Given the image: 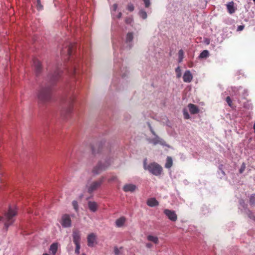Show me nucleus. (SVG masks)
Returning a JSON list of instances; mask_svg holds the SVG:
<instances>
[{
	"label": "nucleus",
	"instance_id": "f257e3e1",
	"mask_svg": "<svg viewBox=\"0 0 255 255\" xmlns=\"http://www.w3.org/2000/svg\"><path fill=\"white\" fill-rule=\"evenodd\" d=\"M61 71L57 69L52 75L49 76L50 81L48 84L42 83L38 91L37 98L41 102H46L49 100L51 97L52 86L55 81L60 75Z\"/></svg>",
	"mask_w": 255,
	"mask_h": 255
},
{
	"label": "nucleus",
	"instance_id": "f03ea898",
	"mask_svg": "<svg viewBox=\"0 0 255 255\" xmlns=\"http://www.w3.org/2000/svg\"><path fill=\"white\" fill-rule=\"evenodd\" d=\"M17 214V208L15 206H9L8 211L5 213L3 217H0V221H2L6 230L14 221V216Z\"/></svg>",
	"mask_w": 255,
	"mask_h": 255
},
{
	"label": "nucleus",
	"instance_id": "7ed1b4c3",
	"mask_svg": "<svg viewBox=\"0 0 255 255\" xmlns=\"http://www.w3.org/2000/svg\"><path fill=\"white\" fill-rule=\"evenodd\" d=\"M146 159L144 160L143 168L145 170H148L150 173L155 176L160 175L162 172V167L158 164L153 162L147 164Z\"/></svg>",
	"mask_w": 255,
	"mask_h": 255
},
{
	"label": "nucleus",
	"instance_id": "20e7f679",
	"mask_svg": "<svg viewBox=\"0 0 255 255\" xmlns=\"http://www.w3.org/2000/svg\"><path fill=\"white\" fill-rule=\"evenodd\" d=\"M148 126L151 133H152L154 137L153 138H147V140L148 142L149 143L153 144V145L159 144L162 145H166L164 141L162 139L160 138L156 134L155 132H154L153 128L151 127L150 125L148 124Z\"/></svg>",
	"mask_w": 255,
	"mask_h": 255
},
{
	"label": "nucleus",
	"instance_id": "39448f33",
	"mask_svg": "<svg viewBox=\"0 0 255 255\" xmlns=\"http://www.w3.org/2000/svg\"><path fill=\"white\" fill-rule=\"evenodd\" d=\"M133 38V32H128L126 35L123 48L130 49L133 46L132 40Z\"/></svg>",
	"mask_w": 255,
	"mask_h": 255
},
{
	"label": "nucleus",
	"instance_id": "423d86ee",
	"mask_svg": "<svg viewBox=\"0 0 255 255\" xmlns=\"http://www.w3.org/2000/svg\"><path fill=\"white\" fill-rule=\"evenodd\" d=\"M105 178L104 177L101 178L98 181H95L89 186H87V189L89 193H91L97 189L104 182Z\"/></svg>",
	"mask_w": 255,
	"mask_h": 255
},
{
	"label": "nucleus",
	"instance_id": "0eeeda50",
	"mask_svg": "<svg viewBox=\"0 0 255 255\" xmlns=\"http://www.w3.org/2000/svg\"><path fill=\"white\" fill-rule=\"evenodd\" d=\"M110 165V163L106 162V163L103 165L102 164V163L99 162L97 166H96L92 170V172L94 175H96L100 173H101L102 171L105 170L108 166Z\"/></svg>",
	"mask_w": 255,
	"mask_h": 255
},
{
	"label": "nucleus",
	"instance_id": "6e6552de",
	"mask_svg": "<svg viewBox=\"0 0 255 255\" xmlns=\"http://www.w3.org/2000/svg\"><path fill=\"white\" fill-rule=\"evenodd\" d=\"M61 224L64 228H68L71 226V220L69 215H63L61 217Z\"/></svg>",
	"mask_w": 255,
	"mask_h": 255
},
{
	"label": "nucleus",
	"instance_id": "1a4fd4ad",
	"mask_svg": "<svg viewBox=\"0 0 255 255\" xmlns=\"http://www.w3.org/2000/svg\"><path fill=\"white\" fill-rule=\"evenodd\" d=\"M118 8V4L115 3L112 7H111V15L113 19L120 18L122 17V13L120 11H117Z\"/></svg>",
	"mask_w": 255,
	"mask_h": 255
},
{
	"label": "nucleus",
	"instance_id": "9d476101",
	"mask_svg": "<svg viewBox=\"0 0 255 255\" xmlns=\"http://www.w3.org/2000/svg\"><path fill=\"white\" fill-rule=\"evenodd\" d=\"M164 213L167 216L168 219L172 221H176L177 219V215L174 211L168 209H165Z\"/></svg>",
	"mask_w": 255,
	"mask_h": 255
},
{
	"label": "nucleus",
	"instance_id": "9b49d317",
	"mask_svg": "<svg viewBox=\"0 0 255 255\" xmlns=\"http://www.w3.org/2000/svg\"><path fill=\"white\" fill-rule=\"evenodd\" d=\"M137 189V186L133 184H127L123 186V190L125 192H133Z\"/></svg>",
	"mask_w": 255,
	"mask_h": 255
},
{
	"label": "nucleus",
	"instance_id": "f8f14e48",
	"mask_svg": "<svg viewBox=\"0 0 255 255\" xmlns=\"http://www.w3.org/2000/svg\"><path fill=\"white\" fill-rule=\"evenodd\" d=\"M96 236L95 234L91 233L87 237L88 246L89 247H93L96 242Z\"/></svg>",
	"mask_w": 255,
	"mask_h": 255
},
{
	"label": "nucleus",
	"instance_id": "ddd939ff",
	"mask_svg": "<svg viewBox=\"0 0 255 255\" xmlns=\"http://www.w3.org/2000/svg\"><path fill=\"white\" fill-rule=\"evenodd\" d=\"M183 81L186 83L191 82L193 79V75L189 70H186L184 72L183 76Z\"/></svg>",
	"mask_w": 255,
	"mask_h": 255
},
{
	"label": "nucleus",
	"instance_id": "4468645a",
	"mask_svg": "<svg viewBox=\"0 0 255 255\" xmlns=\"http://www.w3.org/2000/svg\"><path fill=\"white\" fill-rule=\"evenodd\" d=\"M226 6L230 14L234 13L237 9V8L235 6V3L233 1L228 2L226 4Z\"/></svg>",
	"mask_w": 255,
	"mask_h": 255
},
{
	"label": "nucleus",
	"instance_id": "2eb2a0df",
	"mask_svg": "<svg viewBox=\"0 0 255 255\" xmlns=\"http://www.w3.org/2000/svg\"><path fill=\"white\" fill-rule=\"evenodd\" d=\"M72 237L74 243H80L81 237L80 234L78 231H74L73 232Z\"/></svg>",
	"mask_w": 255,
	"mask_h": 255
},
{
	"label": "nucleus",
	"instance_id": "dca6fc26",
	"mask_svg": "<svg viewBox=\"0 0 255 255\" xmlns=\"http://www.w3.org/2000/svg\"><path fill=\"white\" fill-rule=\"evenodd\" d=\"M88 208L90 211L92 212H95L98 209V205L96 202L94 201H89L88 203Z\"/></svg>",
	"mask_w": 255,
	"mask_h": 255
},
{
	"label": "nucleus",
	"instance_id": "f3484780",
	"mask_svg": "<svg viewBox=\"0 0 255 255\" xmlns=\"http://www.w3.org/2000/svg\"><path fill=\"white\" fill-rule=\"evenodd\" d=\"M126 221V218L124 217H121L119 219H117L115 222L116 227L118 228L122 227L125 224Z\"/></svg>",
	"mask_w": 255,
	"mask_h": 255
},
{
	"label": "nucleus",
	"instance_id": "a211bd4d",
	"mask_svg": "<svg viewBox=\"0 0 255 255\" xmlns=\"http://www.w3.org/2000/svg\"><path fill=\"white\" fill-rule=\"evenodd\" d=\"M188 107L189 108V111L192 114H197L199 110L198 107L193 104H189L188 105Z\"/></svg>",
	"mask_w": 255,
	"mask_h": 255
},
{
	"label": "nucleus",
	"instance_id": "6ab92c4d",
	"mask_svg": "<svg viewBox=\"0 0 255 255\" xmlns=\"http://www.w3.org/2000/svg\"><path fill=\"white\" fill-rule=\"evenodd\" d=\"M58 247V244L57 243H54L52 244L49 248V252L52 255H55L57 251Z\"/></svg>",
	"mask_w": 255,
	"mask_h": 255
},
{
	"label": "nucleus",
	"instance_id": "aec40b11",
	"mask_svg": "<svg viewBox=\"0 0 255 255\" xmlns=\"http://www.w3.org/2000/svg\"><path fill=\"white\" fill-rule=\"evenodd\" d=\"M147 205L149 207H155L158 205V202L155 198H151L147 200Z\"/></svg>",
	"mask_w": 255,
	"mask_h": 255
},
{
	"label": "nucleus",
	"instance_id": "412c9836",
	"mask_svg": "<svg viewBox=\"0 0 255 255\" xmlns=\"http://www.w3.org/2000/svg\"><path fill=\"white\" fill-rule=\"evenodd\" d=\"M33 66H34L35 71L37 73H38L41 69V63L40 61L37 59L33 61Z\"/></svg>",
	"mask_w": 255,
	"mask_h": 255
},
{
	"label": "nucleus",
	"instance_id": "4be33fe9",
	"mask_svg": "<svg viewBox=\"0 0 255 255\" xmlns=\"http://www.w3.org/2000/svg\"><path fill=\"white\" fill-rule=\"evenodd\" d=\"M173 164V160L170 156H167L166 158V163L165 164V167L167 169H170Z\"/></svg>",
	"mask_w": 255,
	"mask_h": 255
},
{
	"label": "nucleus",
	"instance_id": "5701e85b",
	"mask_svg": "<svg viewBox=\"0 0 255 255\" xmlns=\"http://www.w3.org/2000/svg\"><path fill=\"white\" fill-rule=\"evenodd\" d=\"M147 239L148 241H151L155 244H158L159 242L158 237L155 236L148 235Z\"/></svg>",
	"mask_w": 255,
	"mask_h": 255
},
{
	"label": "nucleus",
	"instance_id": "b1692460",
	"mask_svg": "<svg viewBox=\"0 0 255 255\" xmlns=\"http://www.w3.org/2000/svg\"><path fill=\"white\" fill-rule=\"evenodd\" d=\"M209 55V51L207 50H204L200 54L199 58L200 59L205 58L208 57Z\"/></svg>",
	"mask_w": 255,
	"mask_h": 255
},
{
	"label": "nucleus",
	"instance_id": "393cba45",
	"mask_svg": "<svg viewBox=\"0 0 255 255\" xmlns=\"http://www.w3.org/2000/svg\"><path fill=\"white\" fill-rule=\"evenodd\" d=\"M184 52L183 50L182 49H180L178 52V57H179L178 62L179 63H181L183 61V59L184 58Z\"/></svg>",
	"mask_w": 255,
	"mask_h": 255
},
{
	"label": "nucleus",
	"instance_id": "a878e982",
	"mask_svg": "<svg viewBox=\"0 0 255 255\" xmlns=\"http://www.w3.org/2000/svg\"><path fill=\"white\" fill-rule=\"evenodd\" d=\"M139 15L142 19H145L147 18V13L146 11L143 9L139 11Z\"/></svg>",
	"mask_w": 255,
	"mask_h": 255
},
{
	"label": "nucleus",
	"instance_id": "bb28decb",
	"mask_svg": "<svg viewBox=\"0 0 255 255\" xmlns=\"http://www.w3.org/2000/svg\"><path fill=\"white\" fill-rule=\"evenodd\" d=\"M72 47L73 45L72 44H70L68 45V47L66 48L65 49V51L67 52V55L68 56H70L71 54Z\"/></svg>",
	"mask_w": 255,
	"mask_h": 255
},
{
	"label": "nucleus",
	"instance_id": "cd10ccee",
	"mask_svg": "<svg viewBox=\"0 0 255 255\" xmlns=\"http://www.w3.org/2000/svg\"><path fill=\"white\" fill-rule=\"evenodd\" d=\"M175 72L176 73V76L178 78H179L181 77L182 72H181V70L180 66H178L175 69Z\"/></svg>",
	"mask_w": 255,
	"mask_h": 255
},
{
	"label": "nucleus",
	"instance_id": "c85d7f7f",
	"mask_svg": "<svg viewBox=\"0 0 255 255\" xmlns=\"http://www.w3.org/2000/svg\"><path fill=\"white\" fill-rule=\"evenodd\" d=\"M250 203L251 205H255V194H253L251 196Z\"/></svg>",
	"mask_w": 255,
	"mask_h": 255
},
{
	"label": "nucleus",
	"instance_id": "c756f323",
	"mask_svg": "<svg viewBox=\"0 0 255 255\" xmlns=\"http://www.w3.org/2000/svg\"><path fill=\"white\" fill-rule=\"evenodd\" d=\"M183 113L184 117L185 119H189L190 118V116L187 109H184L183 110Z\"/></svg>",
	"mask_w": 255,
	"mask_h": 255
},
{
	"label": "nucleus",
	"instance_id": "7c9ffc66",
	"mask_svg": "<svg viewBox=\"0 0 255 255\" xmlns=\"http://www.w3.org/2000/svg\"><path fill=\"white\" fill-rule=\"evenodd\" d=\"M246 169V164L243 162L242 165H241V166L239 169V173L240 174H242L244 172V171H245Z\"/></svg>",
	"mask_w": 255,
	"mask_h": 255
},
{
	"label": "nucleus",
	"instance_id": "2f4dec72",
	"mask_svg": "<svg viewBox=\"0 0 255 255\" xmlns=\"http://www.w3.org/2000/svg\"><path fill=\"white\" fill-rule=\"evenodd\" d=\"M72 205L75 210L77 212L78 211V205L77 202L75 200H74L72 202Z\"/></svg>",
	"mask_w": 255,
	"mask_h": 255
},
{
	"label": "nucleus",
	"instance_id": "473e14b6",
	"mask_svg": "<svg viewBox=\"0 0 255 255\" xmlns=\"http://www.w3.org/2000/svg\"><path fill=\"white\" fill-rule=\"evenodd\" d=\"M134 7L132 3H129L127 6V9L129 11H132L134 10Z\"/></svg>",
	"mask_w": 255,
	"mask_h": 255
},
{
	"label": "nucleus",
	"instance_id": "72a5a7b5",
	"mask_svg": "<svg viewBox=\"0 0 255 255\" xmlns=\"http://www.w3.org/2000/svg\"><path fill=\"white\" fill-rule=\"evenodd\" d=\"M142 1L144 2L145 7H148L150 6V0H142Z\"/></svg>",
	"mask_w": 255,
	"mask_h": 255
},
{
	"label": "nucleus",
	"instance_id": "f704fd0d",
	"mask_svg": "<svg viewBox=\"0 0 255 255\" xmlns=\"http://www.w3.org/2000/svg\"><path fill=\"white\" fill-rule=\"evenodd\" d=\"M42 5L41 4L40 0H37V8L38 10L42 9Z\"/></svg>",
	"mask_w": 255,
	"mask_h": 255
},
{
	"label": "nucleus",
	"instance_id": "c9c22d12",
	"mask_svg": "<svg viewBox=\"0 0 255 255\" xmlns=\"http://www.w3.org/2000/svg\"><path fill=\"white\" fill-rule=\"evenodd\" d=\"M227 103H228V105L230 107L232 106V101L230 98V97L229 96H228L227 98H226V100Z\"/></svg>",
	"mask_w": 255,
	"mask_h": 255
},
{
	"label": "nucleus",
	"instance_id": "e433bc0d",
	"mask_svg": "<svg viewBox=\"0 0 255 255\" xmlns=\"http://www.w3.org/2000/svg\"><path fill=\"white\" fill-rule=\"evenodd\" d=\"M240 205H241L242 207H243V208H245V207H246V204H245V203L244 201V200H241L240 201Z\"/></svg>",
	"mask_w": 255,
	"mask_h": 255
},
{
	"label": "nucleus",
	"instance_id": "4c0bfd02",
	"mask_svg": "<svg viewBox=\"0 0 255 255\" xmlns=\"http://www.w3.org/2000/svg\"><path fill=\"white\" fill-rule=\"evenodd\" d=\"M76 67L75 66H74L73 67H72V68H71V71H70V73L71 74H74L75 73H76Z\"/></svg>",
	"mask_w": 255,
	"mask_h": 255
},
{
	"label": "nucleus",
	"instance_id": "58836bf2",
	"mask_svg": "<svg viewBox=\"0 0 255 255\" xmlns=\"http://www.w3.org/2000/svg\"><path fill=\"white\" fill-rule=\"evenodd\" d=\"M75 245L76 250H80V243H74Z\"/></svg>",
	"mask_w": 255,
	"mask_h": 255
},
{
	"label": "nucleus",
	"instance_id": "ea45409f",
	"mask_svg": "<svg viewBox=\"0 0 255 255\" xmlns=\"http://www.w3.org/2000/svg\"><path fill=\"white\" fill-rule=\"evenodd\" d=\"M114 253L116 255H118L119 254V250L117 247H115Z\"/></svg>",
	"mask_w": 255,
	"mask_h": 255
},
{
	"label": "nucleus",
	"instance_id": "a19ab883",
	"mask_svg": "<svg viewBox=\"0 0 255 255\" xmlns=\"http://www.w3.org/2000/svg\"><path fill=\"white\" fill-rule=\"evenodd\" d=\"M244 25H239L238 26V28H237V30L238 31H241L242 30L244 29Z\"/></svg>",
	"mask_w": 255,
	"mask_h": 255
},
{
	"label": "nucleus",
	"instance_id": "79ce46f5",
	"mask_svg": "<svg viewBox=\"0 0 255 255\" xmlns=\"http://www.w3.org/2000/svg\"><path fill=\"white\" fill-rule=\"evenodd\" d=\"M132 21V19L130 18H127L126 19V23H131V22Z\"/></svg>",
	"mask_w": 255,
	"mask_h": 255
},
{
	"label": "nucleus",
	"instance_id": "37998d69",
	"mask_svg": "<svg viewBox=\"0 0 255 255\" xmlns=\"http://www.w3.org/2000/svg\"><path fill=\"white\" fill-rule=\"evenodd\" d=\"M152 245L150 243H147L146 244V247L147 248H151L152 247Z\"/></svg>",
	"mask_w": 255,
	"mask_h": 255
},
{
	"label": "nucleus",
	"instance_id": "c03bdc74",
	"mask_svg": "<svg viewBox=\"0 0 255 255\" xmlns=\"http://www.w3.org/2000/svg\"><path fill=\"white\" fill-rule=\"evenodd\" d=\"M72 108L69 107L67 111V113L70 114L72 112Z\"/></svg>",
	"mask_w": 255,
	"mask_h": 255
},
{
	"label": "nucleus",
	"instance_id": "a18cd8bd",
	"mask_svg": "<svg viewBox=\"0 0 255 255\" xmlns=\"http://www.w3.org/2000/svg\"><path fill=\"white\" fill-rule=\"evenodd\" d=\"M248 212V214L249 217L250 218H252V216H251V214H252L251 211L249 210Z\"/></svg>",
	"mask_w": 255,
	"mask_h": 255
},
{
	"label": "nucleus",
	"instance_id": "49530a36",
	"mask_svg": "<svg viewBox=\"0 0 255 255\" xmlns=\"http://www.w3.org/2000/svg\"><path fill=\"white\" fill-rule=\"evenodd\" d=\"M75 252L76 254L79 255L80 254V250L75 249Z\"/></svg>",
	"mask_w": 255,
	"mask_h": 255
},
{
	"label": "nucleus",
	"instance_id": "de8ad7c7",
	"mask_svg": "<svg viewBox=\"0 0 255 255\" xmlns=\"http://www.w3.org/2000/svg\"><path fill=\"white\" fill-rule=\"evenodd\" d=\"M116 179L115 177H113L111 179H110L111 181L114 180Z\"/></svg>",
	"mask_w": 255,
	"mask_h": 255
},
{
	"label": "nucleus",
	"instance_id": "09e8293b",
	"mask_svg": "<svg viewBox=\"0 0 255 255\" xmlns=\"http://www.w3.org/2000/svg\"><path fill=\"white\" fill-rule=\"evenodd\" d=\"M42 255H49L47 253H45V254H43Z\"/></svg>",
	"mask_w": 255,
	"mask_h": 255
},
{
	"label": "nucleus",
	"instance_id": "8fccbe9b",
	"mask_svg": "<svg viewBox=\"0 0 255 255\" xmlns=\"http://www.w3.org/2000/svg\"><path fill=\"white\" fill-rule=\"evenodd\" d=\"M113 48L114 49H115V48H116L115 45L114 44L113 45Z\"/></svg>",
	"mask_w": 255,
	"mask_h": 255
},
{
	"label": "nucleus",
	"instance_id": "3c124183",
	"mask_svg": "<svg viewBox=\"0 0 255 255\" xmlns=\"http://www.w3.org/2000/svg\"><path fill=\"white\" fill-rule=\"evenodd\" d=\"M82 255H86V254H84V253H83V254H82Z\"/></svg>",
	"mask_w": 255,
	"mask_h": 255
},
{
	"label": "nucleus",
	"instance_id": "603ef678",
	"mask_svg": "<svg viewBox=\"0 0 255 255\" xmlns=\"http://www.w3.org/2000/svg\"><path fill=\"white\" fill-rule=\"evenodd\" d=\"M255 2V0H253Z\"/></svg>",
	"mask_w": 255,
	"mask_h": 255
}]
</instances>
